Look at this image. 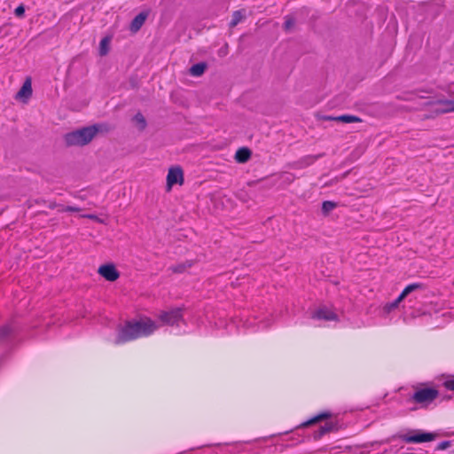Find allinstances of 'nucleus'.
<instances>
[{"mask_svg":"<svg viewBox=\"0 0 454 454\" xmlns=\"http://www.w3.org/2000/svg\"><path fill=\"white\" fill-rule=\"evenodd\" d=\"M156 328L155 323L151 319L135 323L129 322L125 326L120 328L115 343H124L141 336H147L154 332Z\"/></svg>","mask_w":454,"mask_h":454,"instance_id":"obj_1","label":"nucleus"},{"mask_svg":"<svg viewBox=\"0 0 454 454\" xmlns=\"http://www.w3.org/2000/svg\"><path fill=\"white\" fill-rule=\"evenodd\" d=\"M98 131L97 125H90L65 134L63 140L67 147H82L89 145Z\"/></svg>","mask_w":454,"mask_h":454,"instance_id":"obj_2","label":"nucleus"},{"mask_svg":"<svg viewBox=\"0 0 454 454\" xmlns=\"http://www.w3.org/2000/svg\"><path fill=\"white\" fill-rule=\"evenodd\" d=\"M414 393L411 396L413 403L421 406H427L432 403L439 395V391L434 387H420L414 386Z\"/></svg>","mask_w":454,"mask_h":454,"instance_id":"obj_3","label":"nucleus"},{"mask_svg":"<svg viewBox=\"0 0 454 454\" xmlns=\"http://www.w3.org/2000/svg\"><path fill=\"white\" fill-rule=\"evenodd\" d=\"M184 184V172L181 167L174 166L168 168L167 175V190L170 191L173 185Z\"/></svg>","mask_w":454,"mask_h":454,"instance_id":"obj_4","label":"nucleus"},{"mask_svg":"<svg viewBox=\"0 0 454 454\" xmlns=\"http://www.w3.org/2000/svg\"><path fill=\"white\" fill-rule=\"evenodd\" d=\"M98 273L106 280L114 282L120 278V272L114 263L102 264L98 269Z\"/></svg>","mask_w":454,"mask_h":454,"instance_id":"obj_5","label":"nucleus"},{"mask_svg":"<svg viewBox=\"0 0 454 454\" xmlns=\"http://www.w3.org/2000/svg\"><path fill=\"white\" fill-rule=\"evenodd\" d=\"M401 439L405 442H427L434 440L435 434L432 433H421L416 432L412 434H407L400 436Z\"/></svg>","mask_w":454,"mask_h":454,"instance_id":"obj_6","label":"nucleus"},{"mask_svg":"<svg viewBox=\"0 0 454 454\" xmlns=\"http://www.w3.org/2000/svg\"><path fill=\"white\" fill-rule=\"evenodd\" d=\"M182 318L181 310L179 309H172L168 312H161L160 319L166 325H174Z\"/></svg>","mask_w":454,"mask_h":454,"instance_id":"obj_7","label":"nucleus"},{"mask_svg":"<svg viewBox=\"0 0 454 454\" xmlns=\"http://www.w3.org/2000/svg\"><path fill=\"white\" fill-rule=\"evenodd\" d=\"M32 84L31 79L27 77L20 90L17 92L15 98L20 100L24 103L27 102V100L32 96Z\"/></svg>","mask_w":454,"mask_h":454,"instance_id":"obj_8","label":"nucleus"},{"mask_svg":"<svg viewBox=\"0 0 454 454\" xmlns=\"http://www.w3.org/2000/svg\"><path fill=\"white\" fill-rule=\"evenodd\" d=\"M148 17L147 12H142L139 14H137L130 22L129 25V30L133 34L138 32L142 26L145 24L146 19Z\"/></svg>","mask_w":454,"mask_h":454,"instance_id":"obj_9","label":"nucleus"},{"mask_svg":"<svg viewBox=\"0 0 454 454\" xmlns=\"http://www.w3.org/2000/svg\"><path fill=\"white\" fill-rule=\"evenodd\" d=\"M252 155L253 152L251 149L247 147H240L236 151L234 160L236 162L243 164L247 162L252 158Z\"/></svg>","mask_w":454,"mask_h":454,"instance_id":"obj_10","label":"nucleus"},{"mask_svg":"<svg viewBox=\"0 0 454 454\" xmlns=\"http://www.w3.org/2000/svg\"><path fill=\"white\" fill-rule=\"evenodd\" d=\"M436 105L438 107L435 109V112L438 114L454 112V100H438Z\"/></svg>","mask_w":454,"mask_h":454,"instance_id":"obj_11","label":"nucleus"},{"mask_svg":"<svg viewBox=\"0 0 454 454\" xmlns=\"http://www.w3.org/2000/svg\"><path fill=\"white\" fill-rule=\"evenodd\" d=\"M133 125L140 132L144 131L147 127V121L145 116L140 113H137L131 119Z\"/></svg>","mask_w":454,"mask_h":454,"instance_id":"obj_12","label":"nucleus"},{"mask_svg":"<svg viewBox=\"0 0 454 454\" xmlns=\"http://www.w3.org/2000/svg\"><path fill=\"white\" fill-rule=\"evenodd\" d=\"M247 16V11L245 9L235 11L231 16V20L229 25L230 27L231 28L235 27L239 22L245 20Z\"/></svg>","mask_w":454,"mask_h":454,"instance_id":"obj_13","label":"nucleus"},{"mask_svg":"<svg viewBox=\"0 0 454 454\" xmlns=\"http://www.w3.org/2000/svg\"><path fill=\"white\" fill-rule=\"evenodd\" d=\"M207 68V64L205 62H200L192 66L189 69V73L192 76L200 77L201 76Z\"/></svg>","mask_w":454,"mask_h":454,"instance_id":"obj_14","label":"nucleus"},{"mask_svg":"<svg viewBox=\"0 0 454 454\" xmlns=\"http://www.w3.org/2000/svg\"><path fill=\"white\" fill-rule=\"evenodd\" d=\"M313 317L317 319H325V320H334L336 318V315L328 310L325 308L319 309L315 314L313 315Z\"/></svg>","mask_w":454,"mask_h":454,"instance_id":"obj_15","label":"nucleus"},{"mask_svg":"<svg viewBox=\"0 0 454 454\" xmlns=\"http://www.w3.org/2000/svg\"><path fill=\"white\" fill-rule=\"evenodd\" d=\"M335 428V424L333 422H327L324 426L320 427V428L314 433V439L318 440L324 434L333 431Z\"/></svg>","mask_w":454,"mask_h":454,"instance_id":"obj_16","label":"nucleus"},{"mask_svg":"<svg viewBox=\"0 0 454 454\" xmlns=\"http://www.w3.org/2000/svg\"><path fill=\"white\" fill-rule=\"evenodd\" d=\"M424 289V286L420 283H414L407 286L399 295V300H403L408 294L416 291Z\"/></svg>","mask_w":454,"mask_h":454,"instance_id":"obj_17","label":"nucleus"},{"mask_svg":"<svg viewBox=\"0 0 454 454\" xmlns=\"http://www.w3.org/2000/svg\"><path fill=\"white\" fill-rule=\"evenodd\" d=\"M336 121L343 123L362 122V119L356 115L343 114L337 116Z\"/></svg>","mask_w":454,"mask_h":454,"instance_id":"obj_18","label":"nucleus"},{"mask_svg":"<svg viewBox=\"0 0 454 454\" xmlns=\"http://www.w3.org/2000/svg\"><path fill=\"white\" fill-rule=\"evenodd\" d=\"M111 38L106 36L104 37L99 44V55L106 56L109 52V45H110Z\"/></svg>","mask_w":454,"mask_h":454,"instance_id":"obj_19","label":"nucleus"},{"mask_svg":"<svg viewBox=\"0 0 454 454\" xmlns=\"http://www.w3.org/2000/svg\"><path fill=\"white\" fill-rule=\"evenodd\" d=\"M337 207V204L333 201L326 200L322 204V214L324 215H328L334 208Z\"/></svg>","mask_w":454,"mask_h":454,"instance_id":"obj_20","label":"nucleus"},{"mask_svg":"<svg viewBox=\"0 0 454 454\" xmlns=\"http://www.w3.org/2000/svg\"><path fill=\"white\" fill-rule=\"evenodd\" d=\"M192 262H184V263H180L178 265H176V266H172L170 268L171 271L174 272V273H183L187 269L191 268L192 266Z\"/></svg>","mask_w":454,"mask_h":454,"instance_id":"obj_21","label":"nucleus"},{"mask_svg":"<svg viewBox=\"0 0 454 454\" xmlns=\"http://www.w3.org/2000/svg\"><path fill=\"white\" fill-rule=\"evenodd\" d=\"M331 416V414L329 412H323V413H320L318 414L317 416H316L315 418H313L312 419L309 420L308 422H306L304 425L305 426H309V425H311V424H314L316 422H318V421H321L323 419H328L329 417Z\"/></svg>","mask_w":454,"mask_h":454,"instance_id":"obj_22","label":"nucleus"},{"mask_svg":"<svg viewBox=\"0 0 454 454\" xmlns=\"http://www.w3.org/2000/svg\"><path fill=\"white\" fill-rule=\"evenodd\" d=\"M403 300H399V296L393 301V302H390V303H387L383 309L386 313H389L390 311H392L393 309H395V308L398 307L399 303L402 301Z\"/></svg>","mask_w":454,"mask_h":454,"instance_id":"obj_23","label":"nucleus"},{"mask_svg":"<svg viewBox=\"0 0 454 454\" xmlns=\"http://www.w3.org/2000/svg\"><path fill=\"white\" fill-rule=\"evenodd\" d=\"M81 216L83 217V218H88V219L96 221V222H98L99 223L106 224V222L103 219L99 218L98 215H96L94 214H86V215H82Z\"/></svg>","mask_w":454,"mask_h":454,"instance_id":"obj_24","label":"nucleus"},{"mask_svg":"<svg viewBox=\"0 0 454 454\" xmlns=\"http://www.w3.org/2000/svg\"><path fill=\"white\" fill-rule=\"evenodd\" d=\"M444 387L447 389L454 390V376L449 378L447 380L443 383Z\"/></svg>","mask_w":454,"mask_h":454,"instance_id":"obj_25","label":"nucleus"},{"mask_svg":"<svg viewBox=\"0 0 454 454\" xmlns=\"http://www.w3.org/2000/svg\"><path fill=\"white\" fill-rule=\"evenodd\" d=\"M294 26V20L293 18H286L285 23H284V27L286 30H290Z\"/></svg>","mask_w":454,"mask_h":454,"instance_id":"obj_26","label":"nucleus"},{"mask_svg":"<svg viewBox=\"0 0 454 454\" xmlns=\"http://www.w3.org/2000/svg\"><path fill=\"white\" fill-rule=\"evenodd\" d=\"M451 445V442L450 441H444V442H442L438 444L436 450H446L447 448H449L450 446Z\"/></svg>","mask_w":454,"mask_h":454,"instance_id":"obj_27","label":"nucleus"},{"mask_svg":"<svg viewBox=\"0 0 454 454\" xmlns=\"http://www.w3.org/2000/svg\"><path fill=\"white\" fill-rule=\"evenodd\" d=\"M11 329L8 325H4L0 329V338H4L9 335Z\"/></svg>","mask_w":454,"mask_h":454,"instance_id":"obj_28","label":"nucleus"},{"mask_svg":"<svg viewBox=\"0 0 454 454\" xmlns=\"http://www.w3.org/2000/svg\"><path fill=\"white\" fill-rule=\"evenodd\" d=\"M14 13L16 16L18 17H22L25 13V8L24 6L21 4V5H19L15 11H14Z\"/></svg>","mask_w":454,"mask_h":454,"instance_id":"obj_29","label":"nucleus"},{"mask_svg":"<svg viewBox=\"0 0 454 454\" xmlns=\"http://www.w3.org/2000/svg\"><path fill=\"white\" fill-rule=\"evenodd\" d=\"M80 210L81 209L79 207H70V206L62 207V209H61V211H63V212H79Z\"/></svg>","mask_w":454,"mask_h":454,"instance_id":"obj_30","label":"nucleus"},{"mask_svg":"<svg viewBox=\"0 0 454 454\" xmlns=\"http://www.w3.org/2000/svg\"><path fill=\"white\" fill-rule=\"evenodd\" d=\"M319 120L323 121H336L337 116H332V115H323L318 118Z\"/></svg>","mask_w":454,"mask_h":454,"instance_id":"obj_31","label":"nucleus"},{"mask_svg":"<svg viewBox=\"0 0 454 454\" xmlns=\"http://www.w3.org/2000/svg\"><path fill=\"white\" fill-rule=\"evenodd\" d=\"M317 159V156H308L303 160L306 162V165H310Z\"/></svg>","mask_w":454,"mask_h":454,"instance_id":"obj_32","label":"nucleus"},{"mask_svg":"<svg viewBox=\"0 0 454 454\" xmlns=\"http://www.w3.org/2000/svg\"><path fill=\"white\" fill-rule=\"evenodd\" d=\"M253 181L247 182V185L244 187V192H247V190H250L253 187Z\"/></svg>","mask_w":454,"mask_h":454,"instance_id":"obj_33","label":"nucleus"},{"mask_svg":"<svg viewBox=\"0 0 454 454\" xmlns=\"http://www.w3.org/2000/svg\"><path fill=\"white\" fill-rule=\"evenodd\" d=\"M397 98L401 99V100H408V98L401 97V96H397Z\"/></svg>","mask_w":454,"mask_h":454,"instance_id":"obj_34","label":"nucleus"},{"mask_svg":"<svg viewBox=\"0 0 454 454\" xmlns=\"http://www.w3.org/2000/svg\"><path fill=\"white\" fill-rule=\"evenodd\" d=\"M55 207H56V203H52V204L50 205L51 208H54Z\"/></svg>","mask_w":454,"mask_h":454,"instance_id":"obj_35","label":"nucleus"},{"mask_svg":"<svg viewBox=\"0 0 454 454\" xmlns=\"http://www.w3.org/2000/svg\"><path fill=\"white\" fill-rule=\"evenodd\" d=\"M293 179H294V178H293V176H288V177H286V180H288V181H290V182H291V181H293Z\"/></svg>","mask_w":454,"mask_h":454,"instance_id":"obj_36","label":"nucleus"}]
</instances>
